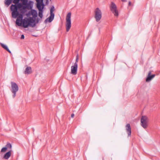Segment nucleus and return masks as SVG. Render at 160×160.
<instances>
[{
	"label": "nucleus",
	"mask_w": 160,
	"mask_h": 160,
	"mask_svg": "<svg viewBox=\"0 0 160 160\" xmlns=\"http://www.w3.org/2000/svg\"><path fill=\"white\" fill-rule=\"evenodd\" d=\"M122 1L123 2H125L126 1V0H122Z\"/></svg>",
	"instance_id": "obj_30"
},
{
	"label": "nucleus",
	"mask_w": 160,
	"mask_h": 160,
	"mask_svg": "<svg viewBox=\"0 0 160 160\" xmlns=\"http://www.w3.org/2000/svg\"><path fill=\"white\" fill-rule=\"evenodd\" d=\"M34 22L35 20L33 19L32 18L30 17L29 18H25L22 21V23L24 28H27L29 25L32 27H34L35 26V23H34L32 25L30 23H33Z\"/></svg>",
	"instance_id": "obj_1"
},
{
	"label": "nucleus",
	"mask_w": 160,
	"mask_h": 160,
	"mask_svg": "<svg viewBox=\"0 0 160 160\" xmlns=\"http://www.w3.org/2000/svg\"><path fill=\"white\" fill-rule=\"evenodd\" d=\"M11 87L12 90H18V87L16 83L14 82H11Z\"/></svg>",
	"instance_id": "obj_16"
},
{
	"label": "nucleus",
	"mask_w": 160,
	"mask_h": 160,
	"mask_svg": "<svg viewBox=\"0 0 160 160\" xmlns=\"http://www.w3.org/2000/svg\"><path fill=\"white\" fill-rule=\"evenodd\" d=\"M7 148L5 146V147L2 148V149H1V152H5V151H6L7 150Z\"/></svg>",
	"instance_id": "obj_23"
},
{
	"label": "nucleus",
	"mask_w": 160,
	"mask_h": 160,
	"mask_svg": "<svg viewBox=\"0 0 160 160\" xmlns=\"http://www.w3.org/2000/svg\"><path fill=\"white\" fill-rule=\"evenodd\" d=\"M102 159H103V160H104L103 158Z\"/></svg>",
	"instance_id": "obj_33"
},
{
	"label": "nucleus",
	"mask_w": 160,
	"mask_h": 160,
	"mask_svg": "<svg viewBox=\"0 0 160 160\" xmlns=\"http://www.w3.org/2000/svg\"><path fill=\"white\" fill-rule=\"evenodd\" d=\"M37 7L39 11V16L41 18H42V10L43 8V6L42 7V4L41 2H38V4H37Z\"/></svg>",
	"instance_id": "obj_11"
},
{
	"label": "nucleus",
	"mask_w": 160,
	"mask_h": 160,
	"mask_svg": "<svg viewBox=\"0 0 160 160\" xmlns=\"http://www.w3.org/2000/svg\"><path fill=\"white\" fill-rule=\"evenodd\" d=\"M74 116V114L73 113H72L71 115V117L72 118H73Z\"/></svg>",
	"instance_id": "obj_28"
},
{
	"label": "nucleus",
	"mask_w": 160,
	"mask_h": 160,
	"mask_svg": "<svg viewBox=\"0 0 160 160\" xmlns=\"http://www.w3.org/2000/svg\"><path fill=\"white\" fill-rule=\"evenodd\" d=\"M19 0H14L13 1V3L15 4H18L19 3Z\"/></svg>",
	"instance_id": "obj_25"
},
{
	"label": "nucleus",
	"mask_w": 160,
	"mask_h": 160,
	"mask_svg": "<svg viewBox=\"0 0 160 160\" xmlns=\"http://www.w3.org/2000/svg\"><path fill=\"white\" fill-rule=\"evenodd\" d=\"M151 71H149L148 73L147 77L146 79V81L147 82H149L151 81L155 76V75H151Z\"/></svg>",
	"instance_id": "obj_12"
},
{
	"label": "nucleus",
	"mask_w": 160,
	"mask_h": 160,
	"mask_svg": "<svg viewBox=\"0 0 160 160\" xmlns=\"http://www.w3.org/2000/svg\"><path fill=\"white\" fill-rule=\"evenodd\" d=\"M38 21H37V23H38Z\"/></svg>",
	"instance_id": "obj_32"
},
{
	"label": "nucleus",
	"mask_w": 160,
	"mask_h": 160,
	"mask_svg": "<svg viewBox=\"0 0 160 160\" xmlns=\"http://www.w3.org/2000/svg\"><path fill=\"white\" fill-rule=\"evenodd\" d=\"M54 11V7L53 6H52L50 10V16L45 20V22H47L48 21L49 22H51L53 20L54 17V14L53 13Z\"/></svg>",
	"instance_id": "obj_9"
},
{
	"label": "nucleus",
	"mask_w": 160,
	"mask_h": 160,
	"mask_svg": "<svg viewBox=\"0 0 160 160\" xmlns=\"http://www.w3.org/2000/svg\"><path fill=\"white\" fill-rule=\"evenodd\" d=\"M33 131H34V129H33Z\"/></svg>",
	"instance_id": "obj_31"
},
{
	"label": "nucleus",
	"mask_w": 160,
	"mask_h": 160,
	"mask_svg": "<svg viewBox=\"0 0 160 160\" xmlns=\"http://www.w3.org/2000/svg\"><path fill=\"white\" fill-rule=\"evenodd\" d=\"M18 14H16L13 15V12H12V18H17L16 21V24L18 26H21L22 24V21L23 20V15L25 13H21L20 12L19 13V12H18Z\"/></svg>",
	"instance_id": "obj_2"
},
{
	"label": "nucleus",
	"mask_w": 160,
	"mask_h": 160,
	"mask_svg": "<svg viewBox=\"0 0 160 160\" xmlns=\"http://www.w3.org/2000/svg\"><path fill=\"white\" fill-rule=\"evenodd\" d=\"M78 55H77L76 56V62L75 63H78Z\"/></svg>",
	"instance_id": "obj_26"
},
{
	"label": "nucleus",
	"mask_w": 160,
	"mask_h": 160,
	"mask_svg": "<svg viewBox=\"0 0 160 160\" xmlns=\"http://www.w3.org/2000/svg\"><path fill=\"white\" fill-rule=\"evenodd\" d=\"M131 2L129 1L128 2V5L130 6L131 5Z\"/></svg>",
	"instance_id": "obj_29"
},
{
	"label": "nucleus",
	"mask_w": 160,
	"mask_h": 160,
	"mask_svg": "<svg viewBox=\"0 0 160 160\" xmlns=\"http://www.w3.org/2000/svg\"><path fill=\"white\" fill-rule=\"evenodd\" d=\"M24 35H23V34L22 35L21 37V39H24Z\"/></svg>",
	"instance_id": "obj_27"
},
{
	"label": "nucleus",
	"mask_w": 160,
	"mask_h": 160,
	"mask_svg": "<svg viewBox=\"0 0 160 160\" xmlns=\"http://www.w3.org/2000/svg\"><path fill=\"white\" fill-rule=\"evenodd\" d=\"M78 67V63H74L71 67V74L75 75L77 74Z\"/></svg>",
	"instance_id": "obj_10"
},
{
	"label": "nucleus",
	"mask_w": 160,
	"mask_h": 160,
	"mask_svg": "<svg viewBox=\"0 0 160 160\" xmlns=\"http://www.w3.org/2000/svg\"><path fill=\"white\" fill-rule=\"evenodd\" d=\"M31 72V68L30 67H27L24 72L25 74H30Z\"/></svg>",
	"instance_id": "obj_17"
},
{
	"label": "nucleus",
	"mask_w": 160,
	"mask_h": 160,
	"mask_svg": "<svg viewBox=\"0 0 160 160\" xmlns=\"http://www.w3.org/2000/svg\"><path fill=\"white\" fill-rule=\"evenodd\" d=\"M11 150H9V151L7 152L4 155L3 158L6 159L9 158L11 154Z\"/></svg>",
	"instance_id": "obj_15"
},
{
	"label": "nucleus",
	"mask_w": 160,
	"mask_h": 160,
	"mask_svg": "<svg viewBox=\"0 0 160 160\" xmlns=\"http://www.w3.org/2000/svg\"><path fill=\"white\" fill-rule=\"evenodd\" d=\"M126 128L127 132L128 134V136H130L131 133V128L130 126V124H127L126 125Z\"/></svg>",
	"instance_id": "obj_13"
},
{
	"label": "nucleus",
	"mask_w": 160,
	"mask_h": 160,
	"mask_svg": "<svg viewBox=\"0 0 160 160\" xmlns=\"http://www.w3.org/2000/svg\"><path fill=\"white\" fill-rule=\"evenodd\" d=\"M94 18L97 22H99L102 18V13L101 10L98 8H97L95 11Z\"/></svg>",
	"instance_id": "obj_5"
},
{
	"label": "nucleus",
	"mask_w": 160,
	"mask_h": 160,
	"mask_svg": "<svg viewBox=\"0 0 160 160\" xmlns=\"http://www.w3.org/2000/svg\"><path fill=\"white\" fill-rule=\"evenodd\" d=\"M18 91H12L13 98H15L16 95V92Z\"/></svg>",
	"instance_id": "obj_22"
},
{
	"label": "nucleus",
	"mask_w": 160,
	"mask_h": 160,
	"mask_svg": "<svg viewBox=\"0 0 160 160\" xmlns=\"http://www.w3.org/2000/svg\"><path fill=\"white\" fill-rule=\"evenodd\" d=\"M31 14L32 16V18H35L37 16V13L36 11L35 10L32 9Z\"/></svg>",
	"instance_id": "obj_18"
},
{
	"label": "nucleus",
	"mask_w": 160,
	"mask_h": 160,
	"mask_svg": "<svg viewBox=\"0 0 160 160\" xmlns=\"http://www.w3.org/2000/svg\"><path fill=\"white\" fill-rule=\"evenodd\" d=\"M21 1L22 2L23 5L22 8L20 9V12L21 13L25 14L27 11V8L30 9V5L28 3V0H26V2L25 3V4L23 3L24 1L23 0H21Z\"/></svg>",
	"instance_id": "obj_8"
},
{
	"label": "nucleus",
	"mask_w": 160,
	"mask_h": 160,
	"mask_svg": "<svg viewBox=\"0 0 160 160\" xmlns=\"http://www.w3.org/2000/svg\"><path fill=\"white\" fill-rule=\"evenodd\" d=\"M37 2V4H38V2H41L42 4V7L43 6L44 8V4L43 3L44 2L46 5L48 4L49 3L48 0H36Z\"/></svg>",
	"instance_id": "obj_14"
},
{
	"label": "nucleus",
	"mask_w": 160,
	"mask_h": 160,
	"mask_svg": "<svg viewBox=\"0 0 160 160\" xmlns=\"http://www.w3.org/2000/svg\"><path fill=\"white\" fill-rule=\"evenodd\" d=\"M110 8V10L115 16L118 15V11L117 9V7L115 4L113 2H111Z\"/></svg>",
	"instance_id": "obj_6"
},
{
	"label": "nucleus",
	"mask_w": 160,
	"mask_h": 160,
	"mask_svg": "<svg viewBox=\"0 0 160 160\" xmlns=\"http://www.w3.org/2000/svg\"><path fill=\"white\" fill-rule=\"evenodd\" d=\"M23 5L22 3V4L20 3H18L17 5L12 4L10 7V9L12 12H13V15H14L16 14H18V9H19L20 11Z\"/></svg>",
	"instance_id": "obj_3"
},
{
	"label": "nucleus",
	"mask_w": 160,
	"mask_h": 160,
	"mask_svg": "<svg viewBox=\"0 0 160 160\" xmlns=\"http://www.w3.org/2000/svg\"><path fill=\"white\" fill-rule=\"evenodd\" d=\"M0 44L2 48H3L4 49H5L7 51L10 53H11V51L9 50V49L8 48L7 46L2 43H1Z\"/></svg>",
	"instance_id": "obj_19"
},
{
	"label": "nucleus",
	"mask_w": 160,
	"mask_h": 160,
	"mask_svg": "<svg viewBox=\"0 0 160 160\" xmlns=\"http://www.w3.org/2000/svg\"><path fill=\"white\" fill-rule=\"evenodd\" d=\"M148 120V118L147 116H142L141 119V124L143 128L145 129L147 128Z\"/></svg>",
	"instance_id": "obj_7"
},
{
	"label": "nucleus",
	"mask_w": 160,
	"mask_h": 160,
	"mask_svg": "<svg viewBox=\"0 0 160 160\" xmlns=\"http://www.w3.org/2000/svg\"><path fill=\"white\" fill-rule=\"evenodd\" d=\"M31 11H29L26 14V15L27 17H29L32 15L31 14Z\"/></svg>",
	"instance_id": "obj_24"
},
{
	"label": "nucleus",
	"mask_w": 160,
	"mask_h": 160,
	"mask_svg": "<svg viewBox=\"0 0 160 160\" xmlns=\"http://www.w3.org/2000/svg\"><path fill=\"white\" fill-rule=\"evenodd\" d=\"M71 13L69 12L68 13L66 17V31L67 32L69 31L71 27Z\"/></svg>",
	"instance_id": "obj_4"
},
{
	"label": "nucleus",
	"mask_w": 160,
	"mask_h": 160,
	"mask_svg": "<svg viewBox=\"0 0 160 160\" xmlns=\"http://www.w3.org/2000/svg\"><path fill=\"white\" fill-rule=\"evenodd\" d=\"M7 148V149H10V150H11L12 145L11 143H7L5 146Z\"/></svg>",
	"instance_id": "obj_21"
},
{
	"label": "nucleus",
	"mask_w": 160,
	"mask_h": 160,
	"mask_svg": "<svg viewBox=\"0 0 160 160\" xmlns=\"http://www.w3.org/2000/svg\"><path fill=\"white\" fill-rule=\"evenodd\" d=\"M13 0H5L4 4L7 7H8L11 3Z\"/></svg>",
	"instance_id": "obj_20"
}]
</instances>
